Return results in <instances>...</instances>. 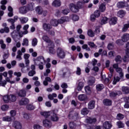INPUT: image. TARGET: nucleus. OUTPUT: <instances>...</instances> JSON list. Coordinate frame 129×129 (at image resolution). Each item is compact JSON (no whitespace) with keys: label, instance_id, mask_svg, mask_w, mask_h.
<instances>
[{"label":"nucleus","instance_id":"f257e3e1","mask_svg":"<svg viewBox=\"0 0 129 129\" xmlns=\"http://www.w3.org/2000/svg\"><path fill=\"white\" fill-rule=\"evenodd\" d=\"M66 22H69V17L67 16L61 17L60 19L58 20L56 19L52 20L50 21V23L51 26H53V27H57L58 24H63Z\"/></svg>","mask_w":129,"mask_h":129},{"label":"nucleus","instance_id":"f03ea898","mask_svg":"<svg viewBox=\"0 0 129 129\" xmlns=\"http://www.w3.org/2000/svg\"><path fill=\"white\" fill-rule=\"evenodd\" d=\"M56 54L57 57L59 59H64V58H65V56H66V52H65L64 49H63L61 47H58L57 48Z\"/></svg>","mask_w":129,"mask_h":129},{"label":"nucleus","instance_id":"7ed1b4c3","mask_svg":"<svg viewBox=\"0 0 129 129\" xmlns=\"http://www.w3.org/2000/svg\"><path fill=\"white\" fill-rule=\"evenodd\" d=\"M78 117V112L74 111V109H70L68 115L69 119H77Z\"/></svg>","mask_w":129,"mask_h":129},{"label":"nucleus","instance_id":"20e7f679","mask_svg":"<svg viewBox=\"0 0 129 129\" xmlns=\"http://www.w3.org/2000/svg\"><path fill=\"white\" fill-rule=\"evenodd\" d=\"M113 68H114V69H115L116 72L117 73H119V75L120 78H122V77H123V73H122V69L118 67V63H114L113 65Z\"/></svg>","mask_w":129,"mask_h":129},{"label":"nucleus","instance_id":"39448f33","mask_svg":"<svg viewBox=\"0 0 129 129\" xmlns=\"http://www.w3.org/2000/svg\"><path fill=\"white\" fill-rule=\"evenodd\" d=\"M50 116L52 121H58L59 120V117L55 112V110L51 111Z\"/></svg>","mask_w":129,"mask_h":129},{"label":"nucleus","instance_id":"423d86ee","mask_svg":"<svg viewBox=\"0 0 129 129\" xmlns=\"http://www.w3.org/2000/svg\"><path fill=\"white\" fill-rule=\"evenodd\" d=\"M33 61L35 65H37V64H39V63H44V62H45V58H44L43 56H39L36 57V59H34Z\"/></svg>","mask_w":129,"mask_h":129},{"label":"nucleus","instance_id":"0eeeda50","mask_svg":"<svg viewBox=\"0 0 129 129\" xmlns=\"http://www.w3.org/2000/svg\"><path fill=\"white\" fill-rule=\"evenodd\" d=\"M122 94V93H121V91H115L111 92L109 93V96L111 98H115L117 96H119V95H121Z\"/></svg>","mask_w":129,"mask_h":129},{"label":"nucleus","instance_id":"6e6552de","mask_svg":"<svg viewBox=\"0 0 129 129\" xmlns=\"http://www.w3.org/2000/svg\"><path fill=\"white\" fill-rule=\"evenodd\" d=\"M69 9L73 13H78L79 9L77 7L76 5L71 3L69 5Z\"/></svg>","mask_w":129,"mask_h":129},{"label":"nucleus","instance_id":"1a4fd4ad","mask_svg":"<svg viewBox=\"0 0 129 129\" xmlns=\"http://www.w3.org/2000/svg\"><path fill=\"white\" fill-rule=\"evenodd\" d=\"M30 103V100L27 98H23L19 101L20 105H27Z\"/></svg>","mask_w":129,"mask_h":129},{"label":"nucleus","instance_id":"9d476101","mask_svg":"<svg viewBox=\"0 0 129 129\" xmlns=\"http://www.w3.org/2000/svg\"><path fill=\"white\" fill-rule=\"evenodd\" d=\"M78 86H77V90H78V91H81L82 90V88H83V87H84V82L79 80L78 81Z\"/></svg>","mask_w":129,"mask_h":129},{"label":"nucleus","instance_id":"9b49d317","mask_svg":"<svg viewBox=\"0 0 129 129\" xmlns=\"http://www.w3.org/2000/svg\"><path fill=\"white\" fill-rule=\"evenodd\" d=\"M12 126L16 129H22V124L19 121H15L13 122Z\"/></svg>","mask_w":129,"mask_h":129},{"label":"nucleus","instance_id":"f8f14e48","mask_svg":"<svg viewBox=\"0 0 129 129\" xmlns=\"http://www.w3.org/2000/svg\"><path fill=\"white\" fill-rule=\"evenodd\" d=\"M24 58L25 59V62L26 64V67H29V64H30V60H29V58H30V54L28 53H25L24 54Z\"/></svg>","mask_w":129,"mask_h":129},{"label":"nucleus","instance_id":"ddd939ff","mask_svg":"<svg viewBox=\"0 0 129 129\" xmlns=\"http://www.w3.org/2000/svg\"><path fill=\"white\" fill-rule=\"evenodd\" d=\"M42 28L44 31L49 32L52 28V25H51L50 24L44 23L42 25Z\"/></svg>","mask_w":129,"mask_h":129},{"label":"nucleus","instance_id":"4468645a","mask_svg":"<svg viewBox=\"0 0 129 129\" xmlns=\"http://www.w3.org/2000/svg\"><path fill=\"white\" fill-rule=\"evenodd\" d=\"M43 123L44 126H45V127H47L49 128L51 127V126H52V122H51V121L48 119H45L43 120Z\"/></svg>","mask_w":129,"mask_h":129},{"label":"nucleus","instance_id":"2eb2a0df","mask_svg":"<svg viewBox=\"0 0 129 129\" xmlns=\"http://www.w3.org/2000/svg\"><path fill=\"white\" fill-rule=\"evenodd\" d=\"M95 107V101H90L88 104V109H93Z\"/></svg>","mask_w":129,"mask_h":129},{"label":"nucleus","instance_id":"dca6fc26","mask_svg":"<svg viewBox=\"0 0 129 129\" xmlns=\"http://www.w3.org/2000/svg\"><path fill=\"white\" fill-rule=\"evenodd\" d=\"M26 9L28 10V11H33V10L35 9V4L34 3H29L26 6Z\"/></svg>","mask_w":129,"mask_h":129},{"label":"nucleus","instance_id":"f3484780","mask_svg":"<svg viewBox=\"0 0 129 129\" xmlns=\"http://www.w3.org/2000/svg\"><path fill=\"white\" fill-rule=\"evenodd\" d=\"M48 82H49V83H51L52 82V79L49 77H46L45 78V80L43 82V84L44 85V86H48L49 83Z\"/></svg>","mask_w":129,"mask_h":129},{"label":"nucleus","instance_id":"a211bd4d","mask_svg":"<svg viewBox=\"0 0 129 129\" xmlns=\"http://www.w3.org/2000/svg\"><path fill=\"white\" fill-rule=\"evenodd\" d=\"M103 104L106 106H110L112 104V101L109 99H105L103 101Z\"/></svg>","mask_w":129,"mask_h":129},{"label":"nucleus","instance_id":"6ab92c4d","mask_svg":"<svg viewBox=\"0 0 129 129\" xmlns=\"http://www.w3.org/2000/svg\"><path fill=\"white\" fill-rule=\"evenodd\" d=\"M17 94L20 97H25L27 94V92L25 90H21L18 92H17Z\"/></svg>","mask_w":129,"mask_h":129},{"label":"nucleus","instance_id":"aec40b11","mask_svg":"<svg viewBox=\"0 0 129 129\" xmlns=\"http://www.w3.org/2000/svg\"><path fill=\"white\" fill-rule=\"evenodd\" d=\"M78 99L80 101H85L87 99V96L85 94H81L78 96Z\"/></svg>","mask_w":129,"mask_h":129},{"label":"nucleus","instance_id":"412c9836","mask_svg":"<svg viewBox=\"0 0 129 129\" xmlns=\"http://www.w3.org/2000/svg\"><path fill=\"white\" fill-rule=\"evenodd\" d=\"M68 72V70L67 68H64L61 70L60 71V74L61 76L62 77L64 78L65 77V76L66 75V74Z\"/></svg>","mask_w":129,"mask_h":129},{"label":"nucleus","instance_id":"4be33fe9","mask_svg":"<svg viewBox=\"0 0 129 129\" xmlns=\"http://www.w3.org/2000/svg\"><path fill=\"white\" fill-rule=\"evenodd\" d=\"M121 40L123 42H127L129 40V34L125 33L121 37Z\"/></svg>","mask_w":129,"mask_h":129},{"label":"nucleus","instance_id":"5701e85b","mask_svg":"<svg viewBox=\"0 0 129 129\" xmlns=\"http://www.w3.org/2000/svg\"><path fill=\"white\" fill-rule=\"evenodd\" d=\"M86 121L87 123H95V122L97 121V120L95 118L89 117L87 118Z\"/></svg>","mask_w":129,"mask_h":129},{"label":"nucleus","instance_id":"b1692460","mask_svg":"<svg viewBox=\"0 0 129 129\" xmlns=\"http://www.w3.org/2000/svg\"><path fill=\"white\" fill-rule=\"evenodd\" d=\"M27 12L28 11H27V7H21L19 8V13H20V14H22V15H25V14H27Z\"/></svg>","mask_w":129,"mask_h":129},{"label":"nucleus","instance_id":"393cba45","mask_svg":"<svg viewBox=\"0 0 129 129\" xmlns=\"http://www.w3.org/2000/svg\"><path fill=\"white\" fill-rule=\"evenodd\" d=\"M52 6L56 8L60 7V6H61V1H60V0H54L52 3Z\"/></svg>","mask_w":129,"mask_h":129},{"label":"nucleus","instance_id":"a878e982","mask_svg":"<svg viewBox=\"0 0 129 129\" xmlns=\"http://www.w3.org/2000/svg\"><path fill=\"white\" fill-rule=\"evenodd\" d=\"M3 99L5 103H10V95H6L3 96Z\"/></svg>","mask_w":129,"mask_h":129},{"label":"nucleus","instance_id":"bb28decb","mask_svg":"<svg viewBox=\"0 0 129 129\" xmlns=\"http://www.w3.org/2000/svg\"><path fill=\"white\" fill-rule=\"evenodd\" d=\"M21 24H26L29 21L28 17H21L19 18Z\"/></svg>","mask_w":129,"mask_h":129},{"label":"nucleus","instance_id":"cd10ccee","mask_svg":"<svg viewBox=\"0 0 129 129\" xmlns=\"http://www.w3.org/2000/svg\"><path fill=\"white\" fill-rule=\"evenodd\" d=\"M103 126L105 129H110L111 128V126H112V125H111V124L109 123L108 121H105L103 123Z\"/></svg>","mask_w":129,"mask_h":129},{"label":"nucleus","instance_id":"c85d7f7f","mask_svg":"<svg viewBox=\"0 0 129 129\" xmlns=\"http://www.w3.org/2000/svg\"><path fill=\"white\" fill-rule=\"evenodd\" d=\"M117 22V18L116 17H112L109 21L110 25H115Z\"/></svg>","mask_w":129,"mask_h":129},{"label":"nucleus","instance_id":"c756f323","mask_svg":"<svg viewBox=\"0 0 129 129\" xmlns=\"http://www.w3.org/2000/svg\"><path fill=\"white\" fill-rule=\"evenodd\" d=\"M10 102H15L17 100V97L13 94H10Z\"/></svg>","mask_w":129,"mask_h":129},{"label":"nucleus","instance_id":"7c9ffc66","mask_svg":"<svg viewBox=\"0 0 129 129\" xmlns=\"http://www.w3.org/2000/svg\"><path fill=\"white\" fill-rule=\"evenodd\" d=\"M117 7L119 9H122V8H124L125 7V2H120L117 4Z\"/></svg>","mask_w":129,"mask_h":129},{"label":"nucleus","instance_id":"2f4dec72","mask_svg":"<svg viewBox=\"0 0 129 129\" xmlns=\"http://www.w3.org/2000/svg\"><path fill=\"white\" fill-rule=\"evenodd\" d=\"M50 113H51V111H49V112H41L40 114H41V115H42L43 116L45 117V118H47V117H49V116H50Z\"/></svg>","mask_w":129,"mask_h":129},{"label":"nucleus","instance_id":"473e14b6","mask_svg":"<svg viewBox=\"0 0 129 129\" xmlns=\"http://www.w3.org/2000/svg\"><path fill=\"white\" fill-rule=\"evenodd\" d=\"M121 90L125 94H128L129 93V87L123 86L121 88Z\"/></svg>","mask_w":129,"mask_h":129},{"label":"nucleus","instance_id":"72a5a7b5","mask_svg":"<svg viewBox=\"0 0 129 129\" xmlns=\"http://www.w3.org/2000/svg\"><path fill=\"white\" fill-rule=\"evenodd\" d=\"M105 6H106V4H105V3H104L101 4L99 6V10L100 12H101L102 13H103V12L105 11Z\"/></svg>","mask_w":129,"mask_h":129},{"label":"nucleus","instance_id":"f704fd0d","mask_svg":"<svg viewBox=\"0 0 129 129\" xmlns=\"http://www.w3.org/2000/svg\"><path fill=\"white\" fill-rule=\"evenodd\" d=\"M81 113L83 115H87L89 113V110L87 108H84L81 110Z\"/></svg>","mask_w":129,"mask_h":129},{"label":"nucleus","instance_id":"c9c22d12","mask_svg":"<svg viewBox=\"0 0 129 129\" xmlns=\"http://www.w3.org/2000/svg\"><path fill=\"white\" fill-rule=\"evenodd\" d=\"M10 32V28L9 27H4V28H2L0 30L1 34H4V33H9Z\"/></svg>","mask_w":129,"mask_h":129},{"label":"nucleus","instance_id":"e433bc0d","mask_svg":"<svg viewBox=\"0 0 129 129\" xmlns=\"http://www.w3.org/2000/svg\"><path fill=\"white\" fill-rule=\"evenodd\" d=\"M35 11L38 15H42V13H43V9L42 7L40 6H38L35 8Z\"/></svg>","mask_w":129,"mask_h":129},{"label":"nucleus","instance_id":"4c0bfd02","mask_svg":"<svg viewBox=\"0 0 129 129\" xmlns=\"http://www.w3.org/2000/svg\"><path fill=\"white\" fill-rule=\"evenodd\" d=\"M26 108L28 110H34L36 108V106H34L32 104H29L26 106Z\"/></svg>","mask_w":129,"mask_h":129},{"label":"nucleus","instance_id":"58836bf2","mask_svg":"<svg viewBox=\"0 0 129 129\" xmlns=\"http://www.w3.org/2000/svg\"><path fill=\"white\" fill-rule=\"evenodd\" d=\"M125 15V12H124V11L122 10H120L117 13V16L118 17H119V18H123Z\"/></svg>","mask_w":129,"mask_h":129},{"label":"nucleus","instance_id":"ea45409f","mask_svg":"<svg viewBox=\"0 0 129 129\" xmlns=\"http://www.w3.org/2000/svg\"><path fill=\"white\" fill-rule=\"evenodd\" d=\"M123 118H124V115L120 113H119L118 114H117L116 119H117L118 120H121L123 119Z\"/></svg>","mask_w":129,"mask_h":129},{"label":"nucleus","instance_id":"a19ab883","mask_svg":"<svg viewBox=\"0 0 129 129\" xmlns=\"http://www.w3.org/2000/svg\"><path fill=\"white\" fill-rule=\"evenodd\" d=\"M116 124L119 128H122V127H124V123H123L121 121H118L116 122Z\"/></svg>","mask_w":129,"mask_h":129},{"label":"nucleus","instance_id":"79ce46f5","mask_svg":"<svg viewBox=\"0 0 129 129\" xmlns=\"http://www.w3.org/2000/svg\"><path fill=\"white\" fill-rule=\"evenodd\" d=\"M104 88V86L103 84H98L96 85V89L98 91H101Z\"/></svg>","mask_w":129,"mask_h":129},{"label":"nucleus","instance_id":"37998d69","mask_svg":"<svg viewBox=\"0 0 129 129\" xmlns=\"http://www.w3.org/2000/svg\"><path fill=\"white\" fill-rule=\"evenodd\" d=\"M10 57V53L9 52V50H7L6 52H4V55H3V58L4 59H8Z\"/></svg>","mask_w":129,"mask_h":129},{"label":"nucleus","instance_id":"c03bdc74","mask_svg":"<svg viewBox=\"0 0 129 129\" xmlns=\"http://www.w3.org/2000/svg\"><path fill=\"white\" fill-rule=\"evenodd\" d=\"M3 120L4 121H12L13 119H12V117L10 116H5L3 118Z\"/></svg>","mask_w":129,"mask_h":129},{"label":"nucleus","instance_id":"a18cd8bd","mask_svg":"<svg viewBox=\"0 0 129 129\" xmlns=\"http://www.w3.org/2000/svg\"><path fill=\"white\" fill-rule=\"evenodd\" d=\"M85 90L87 94H90V93H91V88L89 86H87L85 87Z\"/></svg>","mask_w":129,"mask_h":129},{"label":"nucleus","instance_id":"49530a36","mask_svg":"<svg viewBox=\"0 0 129 129\" xmlns=\"http://www.w3.org/2000/svg\"><path fill=\"white\" fill-rule=\"evenodd\" d=\"M102 79L104 81V82L106 84H107V83H109V82L111 80L108 78H105V75L102 76Z\"/></svg>","mask_w":129,"mask_h":129},{"label":"nucleus","instance_id":"de8ad7c7","mask_svg":"<svg viewBox=\"0 0 129 129\" xmlns=\"http://www.w3.org/2000/svg\"><path fill=\"white\" fill-rule=\"evenodd\" d=\"M35 66H38V68L39 69H40V70H43V69H44V62L42 63H37V64H35Z\"/></svg>","mask_w":129,"mask_h":129},{"label":"nucleus","instance_id":"09e8293b","mask_svg":"<svg viewBox=\"0 0 129 129\" xmlns=\"http://www.w3.org/2000/svg\"><path fill=\"white\" fill-rule=\"evenodd\" d=\"M22 46H29V40L27 38L23 39V42L22 43Z\"/></svg>","mask_w":129,"mask_h":129},{"label":"nucleus","instance_id":"8fccbe9b","mask_svg":"<svg viewBox=\"0 0 129 129\" xmlns=\"http://www.w3.org/2000/svg\"><path fill=\"white\" fill-rule=\"evenodd\" d=\"M43 40L46 42V43H51V40L49 39V37L47 35H44L42 37Z\"/></svg>","mask_w":129,"mask_h":129},{"label":"nucleus","instance_id":"3c124183","mask_svg":"<svg viewBox=\"0 0 129 129\" xmlns=\"http://www.w3.org/2000/svg\"><path fill=\"white\" fill-rule=\"evenodd\" d=\"M129 28V24H124L122 28L123 33L125 32L126 31H127Z\"/></svg>","mask_w":129,"mask_h":129},{"label":"nucleus","instance_id":"603ef678","mask_svg":"<svg viewBox=\"0 0 129 129\" xmlns=\"http://www.w3.org/2000/svg\"><path fill=\"white\" fill-rule=\"evenodd\" d=\"M69 126L70 128L75 129L76 128V124L73 122H71L69 123Z\"/></svg>","mask_w":129,"mask_h":129},{"label":"nucleus","instance_id":"864d4df0","mask_svg":"<svg viewBox=\"0 0 129 129\" xmlns=\"http://www.w3.org/2000/svg\"><path fill=\"white\" fill-rule=\"evenodd\" d=\"M95 83V79L93 78L92 79L88 81V83L89 85L92 86V85H93V84Z\"/></svg>","mask_w":129,"mask_h":129},{"label":"nucleus","instance_id":"5fc2aeb1","mask_svg":"<svg viewBox=\"0 0 129 129\" xmlns=\"http://www.w3.org/2000/svg\"><path fill=\"white\" fill-rule=\"evenodd\" d=\"M76 5L79 10L83 8V4L81 2H78Z\"/></svg>","mask_w":129,"mask_h":129},{"label":"nucleus","instance_id":"6e6d98bb","mask_svg":"<svg viewBox=\"0 0 129 129\" xmlns=\"http://www.w3.org/2000/svg\"><path fill=\"white\" fill-rule=\"evenodd\" d=\"M38 44V40L37 38H34L32 41V45L33 47H35Z\"/></svg>","mask_w":129,"mask_h":129},{"label":"nucleus","instance_id":"4d7b16f0","mask_svg":"<svg viewBox=\"0 0 129 129\" xmlns=\"http://www.w3.org/2000/svg\"><path fill=\"white\" fill-rule=\"evenodd\" d=\"M119 80H120V78L119 77H116V78H114V80L113 81V84L114 85L116 84L117 82H119Z\"/></svg>","mask_w":129,"mask_h":129},{"label":"nucleus","instance_id":"13d9d810","mask_svg":"<svg viewBox=\"0 0 129 129\" xmlns=\"http://www.w3.org/2000/svg\"><path fill=\"white\" fill-rule=\"evenodd\" d=\"M35 74H36V71L31 70L28 72V76H29L30 77L34 76V75H35Z\"/></svg>","mask_w":129,"mask_h":129},{"label":"nucleus","instance_id":"bf43d9fd","mask_svg":"<svg viewBox=\"0 0 129 129\" xmlns=\"http://www.w3.org/2000/svg\"><path fill=\"white\" fill-rule=\"evenodd\" d=\"M19 36L17 34L13 35H12V38L13 40L17 43V41H19Z\"/></svg>","mask_w":129,"mask_h":129},{"label":"nucleus","instance_id":"052dcab7","mask_svg":"<svg viewBox=\"0 0 129 129\" xmlns=\"http://www.w3.org/2000/svg\"><path fill=\"white\" fill-rule=\"evenodd\" d=\"M88 35L89 36V37H94V32L90 29L88 31Z\"/></svg>","mask_w":129,"mask_h":129},{"label":"nucleus","instance_id":"680f3d73","mask_svg":"<svg viewBox=\"0 0 129 129\" xmlns=\"http://www.w3.org/2000/svg\"><path fill=\"white\" fill-rule=\"evenodd\" d=\"M108 20V19L106 17L103 18L101 20L102 25H104V24H106V23H107Z\"/></svg>","mask_w":129,"mask_h":129},{"label":"nucleus","instance_id":"e2e57ef3","mask_svg":"<svg viewBox=\"0 0 129 129\" xmlns=\"http://www.w3.org/2000/svg\"><path fill=\"white\" fill-rule=\"evenodd\" d=\"M28 31L26 30L24 31V32H20L19 33V37H23L24 35H26V34H28Z\"/></svg>","mask_w":129,"mask_h":129},{"label":"nucleus","instance_id":"0e129e2a","mask_svg":"<svg viewBox=\"0 0 129 129\" xmlns=\"http://www.w3.org/2000/svg\"><path fill=\"white\" fill-rule=\"evenodd\" d=\"M129 56L128 55L126 54L123 58V62H124V63H125L126 62H128V61H129V56Z\"/></svg>","mask_w":129,"mask_h":129},{"label":"nucleus","instance_id":"69168bd1","mask_svg":"<svg viewBox=\"0 0 129 129\" xmlns=\"http://www.w3.org/2000/svg\"><path fill=\"white\" fill-rule=\"evenodd\" d=\"M69 13H70V10L68 9H66L62 11L63 15H68Z\"/></svg>","mask_w":129,"mask_h":129},{"label":"nucleus","instance_id":"338daca9","mask_svg":"<svg viewBox=\"0 0 129 129\" xmlns=\"http://www.w3.org/2000/svg\"><path fill=\"white\" fill-rule=\"evenodd\" d=\"M116 62H121V56L120 55H117L115 59Z\"/></svg>","mask_w":129,"mask_h":129},{"label":"nucleus","instance_id":"774afa93","mask_svg":"<svg viewBox=\"0 0 129 129\" xmlns=\"http://www.w3.org/2000/svg\"><path fill=\"white\" fill-rule=\"evenodd\" d=\"M126 50L125 51L126 55H129V42L126 44Z\"/></svg>","mask_w":129,"mask_h":129}]
</instances>
